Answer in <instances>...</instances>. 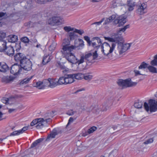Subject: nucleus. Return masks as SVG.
I'll return each mask as SVG.
<instances>
[{
  "instance_id": "obj_7",
  "label": "nucleus",
  "mask_w": 157,
  "mask_h": 157,
  "mask_svg": "<svg viewBox=\"0 0 157 157\" xmlns=\"http://www.w3.org/2000/svg\"><path fill=\"white\" fill-rule=\"evenodd\" d=\"M53 0H29L26 2L27 3V6H25V8L27 9L28 7L29 9H31L33 7V4L35 1L37 3L40 4H44L48 2H51Z\"/></svg>"
},
{
  "instance_id": "obj_17",
  "label": "nucleus",
  "mask_w": 157,
  "mask_h": 157,
  "mask_svg": "<svg viewBox=\"0 0 157 157\" xmlns=\"http://www.w3.org/2000/svg\"><path fill=\"white\" fill-rule=\"evenodd\" d=\"M147 4L144 3H142L140 6H139L137 9V11L140 14H143L146 11Z\"/></svg>"
},
{
  "instance_id": "obj_40",
  "label": "nucleus",
  "mask_w": 157,
  "mask_h": 157,
  "mask_svg": "<svg viewBox=\"0 0 157 157\" xmlns=\"http://www.w3.org/2000/svg\"><path fill=\"white\" fill-rule=\"evenodd\" d=\"M63 106L65 107L67 109H69L71 108L72 106V103L70 101H66L63 104Z\"/></svg>"
},
{
  "instance_id": "obj_63",
  "label": "nucleus",
  "mask_w": 157,
  "mask_h": 157,
  "mask_svg": "<svg viewBox=\"0 0 157 157\" xmlns=\"http://www.w3.org/2000/svg\"><path fill=\"white\" fill-rule=\"evenodd\" d=\"M134 72L135 73V76H137L138 75H142V74H140V71L138 70H134Z\"/></svg>"
},
{
  "instance_id": "obj_51",
  "label": "nucleus",
  "mask_w": 157,
  "mask_h": 157,
  "mask_svg": "<svg viewBox=\"0 0 157 157\" xmlns=\"http://www.w3.org/2000/svg\"><path fill=\"white\" fill-rule=\"evenodd\" d=\"M84 40H86L87 42V43L88 44V45L89 46H90L91 44V41L90 40V38L88 36H85L84 37Z\"/></svg>"
},
{
  "instance_id": "obj_10",
  "label": "nucleus",
  "mask_w": 157,
  "mask_h": 157,
  "mask_svg": "<svg viewBox=\"0 0 157 157\" xmlns=\"http://www.w3.org/2000/svg\"><path fill=\"white\" fill-rule=\"evenodd\" d=\"M62 132V130L59 128H54L52 130L50 134L48 135L46 140V141H49L50 138L52 139L55 138L56 135L59 134H61Z\"/></svg>"
},
{
  "instance_id": "obj_28",
  "label": "nucleus",
  "mask_w": 157,
  "mask_h": 157,
  "mask_svg": "<svg viewBox=\"0 0 157 157\" xmlns=\"http://www.w3.org/2000/svg\"><path fill=\"white\" fill-rule=\"evenodd\" d=\"M115 40L116 43L120 42H124V40L123 37L121 36H119L118 34L116 33L115 34Z\"/></svg>"
},
{
  "instance_id": "obj_54",
  "label": "nucleus",
  "mask_w": 157,
  "mask_h": 157,
  "mask_svg": "<svg viewBox=\"0 0 157 157\" xmlns=\"http://www.w3.org/2000/svg\"><path fill=\"white\" fill-rule=\"evenodd\" d=\"M93 76L92 75H88L86 76H85L84 74V78L85 80L89 81L91 80Z\"/></svg>"
},
{
  "instance_id": "obj_46",
  "label": "nucleus",
  "mask_w": 157,
  "mask_h": 157,
  "mask_svg": "<svg viewBox=\"0 0 157 157\" xmlns=\"http://www.w3.org/2000/svg\"><path fill=\"white\" fill-rule=\"evenodd\" d=\"M64 79V77H60L58 81V84L59 85L65 84Z\"/></svg>"
},
{
  "instance_id": "obj_42",
  "label": "nucleus",
  "mask_w": 157,
  "mask_h": 157,
  "mask_svg": "<svg viewBox=\"0 0 157 157\" xmlns=\"http://www.w3.org/2000/svg\"><path fill=\"white\" fill-rule=\"evenodd\" d=\"M77 111L72 109H70L67 111L66 114L69 116H72L77 113Z\"/></svg>"
},
{
  "instance_id": "obj_36",
  "label": "nucleus",
  "mask_w": 157,
  "mask_h": 157,
  "mask_svg": "<svg viewBox=\"0 0 157 157\" xmlns=\"http://www.w3.org/2000/svg\"><path fill=\"white\" fill-rule=\"evenodd\" d=\"M151 66H157V54L154 57V59L150 62Z\"/></svg>"
},
{
  "instance_id": "obj_26",
  "label": "nucleus",
  "mask_w": 157,
  "mask_h": 157,
  "mask_svg": "<svg viewBox=\"0 0 157 157\" xmlns=\"http://www.w3.org/2000/svg\"><path fill=\"white\" fill-rule=\"evenodd\" d=\"M74 79L81 80L84 78V74L81 73L73 74Z\"/></svg>"
},
{
  "instance_id": "obj_64",
  "label": "nucleus",
  "mask_w": 157,
  "mask_h": 157,
  "mask_svg": "<svg viewBox=\"0 0 157 157\" xmlns=\"http://www.w3.org/2000/svg\"><path fill=\"white\" fill-rule=\"evenodd\" d=\"M73 120H74V119L73 117H70V118H69V119L68 120V123L66 125V127H67V126L69 125L71 123L73 122Z\"/></svg>"
},
{
  "instance_id": "obj_50",
  "label": "nucleus",
  "mask_w": 157,
  "mask_h": 157,
  "mask_svg": "<svg viewBox=\"0 0 157 157\" xmlns=\"http://www.w3.org/2000/svg\"><path fill=\"white\" fill-rule=\"evenodd\" d=\"M122 127V126L118 124L117 125L113 126V128L114 130H116L117 131L120 130L122 128L121 127Z\"/></svg>"
},
{
  "instance_id": "obj_35",
  "label": "nucleus",
  "mask_w": 157,
  "mask_h": 157,
  "mask_svg": "<svg viewBox=\"0 0 157 157\" xmlns=\"http://www.w3.org/2000/svg\"><path fill=\"white\" fill-rule=\"evenodd\" d=\"M68 35L70 40H74L75 38L77 37V35L74 32H70L68 33Z\"/></svg>"
},
{
  "instance_id": "obj_52",
  "label": "nucleus",
  "mask_w": 157,
  "mask_h": 157,
  "mask_svg": "<svg viewBox=\"0 0 157 157\" xmlns=\"http://www.w3.org/2000/svg\"><path fill=\"white\" fill-rule=\"evenodd\" d=\"M43 85H45V86H49L50 81L49 80V78L48 79H44L43 81Z\"/></svg>"
},
{
  "instance_id": "obj_22",
  "label": "nucleus",
  "mask_w": 157,
  "mask_h": 157,
  "mask_svg": "<svg viewBox=\"0 0 157 157\" xmlns=\"http://www.w3.org/2000/svg\"><path fill=\"white\" fill-rule=\"evenodd\" d=\"M6 42L4 40H0V51L4 52L5 50L6 46Z\"/></svg>"
},
{
  "instance_id": "obj_14",
  "label": "nucleus",
  "mask_w": 157,
  "mask_h": 157,
  "mask_svg": "<svg viewBox=\"0 0 157 157\" xmlns=\"http://www.w3.org/2000/svg\"><path fill=\"white\" fill-rule=\"evenodd\" d=\"M4 52H5L6 54L10 56H13L15 53L14 50L12 46L7 47Z\"/></svg>"
},
{
  "instance_id": "obj_19",
  "label": "nucleus",
  "mask_w": 157,
  "mask_h": 157,
  "mask_svg": "<svg viewBox=\"0 0 157 157\" xmlns=\"http://www.w3.org/2000/svg\"><path fill=\"white\" fill-rule=\"evenodd\" d=\"M55 3L56 4L58 3H60L62 5V6H65L66 5V3H67L68 4H70L72 6H74L76 5V3L73 2H67V0H58L55 2Z\"/></svg>"
},
{
  "instance_id": "obj_25",
  "label": "nucleus",
  "mask_w": 157,
  "mask_h": 157,
  "mask_svg": "<svg viewBox=\"0 0 157 157\" xmlns=\"http://www.w3.org/2000/svg\"><path fill=\"white\" fill-rule=\"evenodd\" d=\"M101 111V109L99 108L97 106L93 107L92 106L90 107L89 111H92L93 113L98 114Z\"/></svg>"
},
{
  "instance_id": "obj_11",
  "label": "nucleus",
  "mask_w": 157,
  "mask_h": 157,
  "mask_svg": "<svg viewBox=\"0 0 157 157\" xmlns=\"http://www.w3.org/2000/svg\"><path fill=\"white\" fill-rule=\"evenodd\" d=\"M14 57L15 61L17 62H19L20 64L27 58L24 54L19 52H15Z\"/></svg>"
},
{
  "instance_id": "obj_24",
  "label": "nucleus",
  "mask_w": 157,
  "mask_h": 157,
  "mask_svg": "<svg viewBox=\"0 0 157 157\" xmlns=\"http://www.w3.org/2000/svg\"><path fill=\"white\" fill-rule=\"evenodd\" d=\"M8 40L9 42L15 43L17 40V36L15 35L8 36Z\"/></svg>"
},
{
  "instance_id": "obj_62",
  "label": "nucleus",
  "mask_w": 157,
  "mask_h": 157,
  "mask_svg": "<svg viewBox=\"0 0 157 157\" xmlns=\"http://www.w3.org/2000/svg\"><path fill=\"white\" fill-rule=\"evenodd\" d=\"M129 48L130 47H128L127 49L124 48L121 49V50H120L119 52V53H120V54H122L123 53L125 52L127 50L129 49Z\"/></svg>"
},
{
  "instance_id": "obj_44",
  "label": "nucleus",
  "mask_w": 157,
  "mask_h": 157,
  "mask_svg": "<svg viewBox=\"0 0 157 157\" xmlns=\"http://www.w3.org/2000/svg\"><path fill=\"white\" fill-rule=\"evenodd\" d=\"M58 66L61 69H65V70L63 71V72H66L67 71L66 69V67L64 65V64L63 63H58Z\"/></svg>"
},
{
  "instance_id": "obj_53",
  "label": "nucleus",
  "mask_w": 157,
  "mask_h": 157,
  "mask_svg": "<svg viewBox=\"0 0 157 157\" xmlns=\"http://www.w3.org/2000/svg\"><path fill=\"white\" fill-rule=\"evenodd\" d=\"M21 133H20V132L19 131V130H17V131H14L12 133H11L10 134V136H16V135H19V134H20Z\"/></svg>"
},
{
  "instance_id": "obj_23",
  "label": "nucleus",
  "mask_w": 157,
  "mask_h": 157,
  "mask_svg": "<svg viewBox=\"0 0 157 157\" xmlns=\"http://www.w3.org/2000/svg\"><path fill=\"white\" fill-rule=\"evenodd\" d=\"M50 60L51 59L50 56H49V55H44L42 61V64L43 65H45L50 62Z\"/></svg>"
},
{
  "instance_id": "obj_2",
  "label": "nucleus",
  "mask_w": 157,
  "mask_h": 157,
  "mask_svg": "<svg viewBox=\"0 0 157 157\" xmlns=\"http://www.w3.org/2000/svg\"><path fill=\"white\" fill-rule=\"evenodd\" d=\"M115 15H113L108 18L111 22L114 20V24L115 25L118 24L117 27H119L123 25L126 22V18L122 16H120L116 18Z\"/></svg>"
},
{
  "instance_id": "obj_39",
  "label": "nucleus",
  "mask_w": 157,
  "mask_h": 157,
  "mask_svg": "<svg viewBox=\"0 0 157 157\" xmlns=\"http://www.w3.org/2000/svg\"><path fill=\"white\" fill-rule=\"evenodd\" d=\"M21 42L25 44L28 43L29 42L32 43L31 41H30L29 38L26 36L22 37L21 38Z\"/></svg>"
},
{
  "instance_id": "obj_61",
  "label": "nucleus",
  "mask_w": 157,
  "mask_h": 157,
  "mask_svg": "<svg viewBox=\"0 0 157 157\" xmlns=\"http://www.w3.org/2000/svg\"><path fill=\"white\" fill-rule=\"evenodd\" d=\"M104 20V18H103L99 22H95L92 24V25L94 24H97L98 25H100L101 23L103 22Z\"/></svg>"
},
{
  "instance_id": "obj_29",
  "label": "nucleus",
  "mask_w": 157,
  "mask_h": 157,
  "mask_svg": "<svg viewBox=\"0 0 157 157\" xmlns=\"http://www.w3.org/2000/svg\"><path fill=\"white\" fill-rule=\"evenodd\" d=\"M44 140V138H40L37 139L32 144L31 148H33L35 147L38 144L40 143L43 141Z\"/></svg>"
},
{
  "instance_id": "obj_34",
  "label": "nucleus",
  "mask_w": 157,
  "mask_h": 157,
  "mask_svg": "<svg viewBox=\"0 0 157 157\" xmlns=\"http://www.w3.org/2000/svg\"><path fill=\"white\" fill-rule=\"evenodd\" d=\"M36 86L39 89H42L44 88L45 85H43L42 82L39 81L36 82Z\"/></svg>"
},
{
  "instance_id": "obj_55",
  "label": "nucleus",
  "mask_w": 157,
  "mask_h": 157,
  "mask_svg": "<svg viewBox=\"0 0 157 157\" xmlns=\"http://www.w3.org/2000/svg\"><path fill=\"white\" fill-rule=\"evenodd\" d=\"M30 127L29 126H27L24 127L21 129L19 130V131L20 132V133H22L27 130H28L29 128Z\"/></svg>"
},
{
  "instance_id": "obj_37",
  "label": "nucleus",
  "mask_w": 157,
  "mask_h": 157,
  "mask_svg": "<svg viewBox=\"0 0 157 157\" xmlns=\"http://www.w3.org/2000/svg\"><path fill=\"white\" fill-rule=\"evenodd\" d=\"M33 76H31L29 78H26L22 80L20 82L21 84H26L28 83L29 81L32 79L33 78Z\"/></svg>"
},
{
  "instance_id": "obj_21",
  "label": "nucleus",
  "mask_w": 157,
  "mask_h": 157,
  "mask_svg": "<svg viewBox=\"0 0 157 157\" xmlns=\"http://www.w3.org/2000/svg\"><path fill=\"white\" fill-rule=\"evenodd\" d=\"M42 120H40L38 121L37 124L35 126L38 129H40L43 128L44 126V124H45L44 123V119L43 118H39Z\"/></svg>"
},
{
  "instance_id": "obj_18",
  "label": "nucleus",
  "mask_w": 157,
  "mask_h": 157,
  "mask_svg": "<svg viewBox=\"0 0 157 157\" xmlns=\"http://www.w3.org/2000/svg\"><path fill=\"white\" fill-rule=\"evenodd\" d=\"M15 78V77L11 76H3L1 79V82L5 83H7L13 81Z\"/></svg>"
},
{
  "instance_id": "obj_8",
  "label": "nucleus",
  "mask_w": 157,
  "mask_h": 157,
  "mask_svg": "<svg viewBox=\"0 0 157 157\" xmlns=\"http://www.w3.org/2000/svg\"><path fill=\"white\" fill-rule=\"evenodd\" d=\"M62 18L59 17L53 16L48 20V22L49 24L52 25H59L62 23Z\"/></svg>"
},
{
  "instance_id": "obj_59",
  "label": "nucleus",
  "mask_w": 157,
  "mask_h": 157,
  "mask_svg": "<svg viewBox=\"0 0 157 157\" xmlns=\"http://www.w3.org/2000/svg\"><path fill=\"white\" fill-rule=\"evenodd\" d=\"M67 74L65 75L64 76V82L65 83V84H70V82H69L68 81V77H67Z\"/></svg>"
},
{
  "instance_id": "obj_31",
  "label": "nucleus",
  "mask_w": 157,
  "mask_h": 157,
  "mask_svg": "<svg viewBox=\"0 0 157 157\" xmlns=\"http://www.w3.org/2000/svg\"><path fill=\"white\" fill-rule=\"evenodd\" d=\"M143 103L142 101L138 100L135 102L134 104V107L137 109H140L142 108Z\"/></svg>"
},
{
  "instance_id": "obj_13",
  "label": "nucleus",
  "mask_w": 157,
  "mask_h": 157,
  "mask_svg": "<svg viewBox=\"0 0 157 157\" xmlns=\"http://www.w3.org/2000/svg\"><path fill=\"white\" fill-rule=\"evenodd\" d=\"M9 70V67L5 63L0 62V72L6 73Z\"/></svg>"
},
{
  "instance_id": "obj_20",
  "label": "nucleus",
  "mask_w": 157,
  "mask_h": 157,
  "mask_svg": "<svg viewBox=\"0 0 157 157\" xmlns=\"http://www.w3.org/2000/svg\"><path fill=\"white\" fill-rule=\"evenodd\" d=\"M135 2L132 0L127 1V5L128 7V11H132L133 10L134 7L135 6Z\"/></svg>"
},
{
  "instance_id": "obj_1",
  "label": "nucleus",
  "mask_w": 157,
  "mask_h": 157,
  "mask_svg": "<svg viewBox=\"0 0 157 157\" xmlns=\"http://www.w3.org/2000/svg\"><path fill=\"white\" fill-rule=\"evenodd\" d=\"M92 56V54L91 53H88L84 56L82 55L81 56L80 59L77 61L76 63L79 65L85 62L86 63V66L91 65L93 61Z\"/></svg>"
},
{
  "instance_id": "obj_4",
  "label": "nucleus",
  "mask_w": 157,
  "mask_h": 157,
  "mask_svg": "<svg viewBox=\"0 0 157 157\" xmlns=\"http://www.w3.org/2000/svg\"><path fill=\"white\" fill-rule=\"evenodd\" d=\"M117 83L119 86H122L123 88L134 86L137 84V82L131 81V79L130 78L125 80L119 79L117 81Z\"/></svg>"
},
{
  "instance_id": "obj_56",
  "label": "nucleus",
  "mask_w": 157,
  "mask_h": 157,
  "mask_svg": "<svg viewBox=\"0 0 157 157\" xmlns=\"http://www.w3.org/2000/svg\"><path fill=\"white\" fill-rule=\"evenodd\" d=\"M97 50H95L94 52L93 53V54L92 56V59L93 60H95L97 58L98 56V55L97 53Z\"/></svg>"
},
{
  "instance_id": "obj_30",
  "label": "nucleus",
  "mask_w": 157,
  "mask_h": 157,
  "mask_svg": "<svg viewBox=\"0 0 157 157\" xmlns=\"http://www.w3.org/2000/svg\"><path fill=\"white\" fill-rule=\"evenodd\" d=\"M129 25H127L123 28H120L117 31V33L118 34L124 32L127 29L129 28Z\"/></svg>"
},
{
  "instance_id": "obj_49",
  "label": "nucleus",
  "mask_w": 157,
  "mask_h": 157,
  "mask_svg": "<svg viewBox=\"0 0 157 157\" xmlns=\"http://www.w3.org/2000/svg\"><path fill=\"white\" fill-rule=\"evenodd\" d=\"M6 36V33L2 31H0V40H2V39L5 38Z\"/></svg>"
},
{
  "instance_id": "obj_41",
  "label": "nucleus",
  "mask_w": 157,
  "mask_h": 157,
  "mask_svg": "<svg viewBox=\"0 0 157 157\" xmlns=\"http://www.w3.org/2000/svg\"><path fill=\"white\" fill-rule=\"evenodd\" d=\"M21 42H19V43H15V45L14 46V48L15 49V52H18L21 49Z\"/></svg>"
},
{
  "instance_id": "obj_58",
  "label": "nucleus",
  "mask_w": 157,
  "mask_h": 157,
  "mask_svg": "<svg viewBox=\"0 0 157 157\" xmlns=\"http://www.w3.org/2000/svg\"><path fill=\"white\" fill-rule=\"evenodd\" d=\"M74 32L75 33H77L80 35H82V34L84 33V31L83 30H78L76 29H75Z\"/></svg>"
},
{
  "instance_id": "obj_32",
  "label": "nucleus",
  "mask_w": 157,
  "mask_h": 157,
  "mask_svg": "<svg viewBox=\"0 0 157 157\" xmlns=\"http://www.w3.org/2000/svg\"><path fill=\"white\" fill-rule=\"evenodd\" d=\"M148 64L145 62H143L141 63L140 65L139 66L138 69H144L146 68H148Z\"/></svg>"
},
{
  "instance_id": "obj_9",
  "label": "nucleus",
  "mask_w": 157,
  "mask_h": 157,
  "mask_svg": "<svg viewBox=\"0 0 157 157\" xmlns=\"http://www.w3.org/2000/svg\"><path fill=\"white\" fill-rule=\"evenodd\" d=\"M10 72L14 75H16L22 71V69L20 67V64L15 63L11 67Z\"/></svg>"
},
{
  "instance_id": "obj_6",
  "label": "nucleus",
  "mask_w": 157,
  "mask_h": 157,
  "mask_svg": "<svg viewBox=\"0 0 157 157\" xmlns=\"http://www.w3.org/2000/svg\"><path fill=\"white\" fill-rule=\"evenodd\" d=\"M76 47L73 45L69 46L68 44H66L63 46L61 52L65 57L69 54H72L73 53L71 52Z\"/></svg>"
},
{
  "instance_id": "obj_15",
  "label": "nucleus",
  "mask_w": 157,
  "mask_h": 157,
  "mask_svg": "<svg viewBox=\"0 0 157 157\" xmlns=\"http://www.w3.org/2000/svg\"><path fill=\"white\" fill-rule=\"evenodd\" d=\"M66 59L69 62L71 63H76L77 60L75 56L74 55V54L72 53V54H69L68 56H65Z\"/></svg>"
},
{
  "instance_id": "obj_43",
  "label": "nucleus",
  "mask_w": 157,
  "mask_h": 157,
  "mask_svg": "<svg viewBox=\"0 0 157 157\" xmlns=\"http://www.w3.org/2000/svg\"><path fill=\"white\" fill-rule=\"evenodd\" d=\"M63 29L67 32H69L70 31H74V29L73 28H71L70 26H65L64 27Z\"/></svg>"
},
{
  "instance_id": "obj_5",
  "label": "nucleus",
  "mask_w": 157,
  "mask_h": 157,
  "mask_svg": "<svg viewBox=\"0 0 157 157\" xmlns=\"http://www.w3.org/2000/svg\"><path fill=\"white\" fill-rule=\"evenodd\" d=\"M20 64L22 69L28 71H30L32 69L33 65L32 62L28 58L26 59Z\"/></svg>"
},
{
  "instance_id": "obj_48",
  "label": "nucleus",
  "mask_w": 157,
  "mask_h": 157,
  "mask_svg": "<svg viewBox=\"0 0 157 157\" xmlns=\"http://www.w3.org/2000/svg\"><path fill=\"white\" fill-rule=\"evenodd\" d=\"M111 105V104H109V105H107V104H105L102 106V107L101 109V110L102 111H105L108 109L109 108V106Z\"/></svg>"
},
{
  "instance_id": "obj_47",
  "label": "nucleus",
  "mask_w": 157,
  "mask_h": 157,
  "mask_svg": "<svg viewBox=\"0 0 157 157\" xmlns=\"http://www.w3.org/2000/svg\"><path fill=\"white\" fill-rule=\"evenodd\" d=\"M40 120H42L40 118H36L33 120V121L30 123V125L31 126H33L35 125H37L38 121Z\"/></svg>"
},
{
  "instance_id": "obj_60",
  "label": "nucleus",
  "mask_w": 157,
  "mask_h": 157,
  "mask_svg": "<svg viewBox=\"0 0 157 157\" xmlns=\"http://www.w3.org/2000/svg\"><path fill=\"white\" fill-rule=\"evenodd\" d=\"M153 139L152 138H150V139H148V140H147L146 141H145L144 142V144H148L149 143H151L153 142Z\"/></svg>"
},
{
  "instance_id": "obj_27",
  "label": "nucleus",
  "mask_w": 157,
  "mask_h": 157,
  "mask_svg": "<svg viewBox=\"0 0 157 157\" xmlns=\"http://www.w3.org/2000/svg\"><path fill=\"white\" fill-rule=\"evenodd\" d=\"M124 42H120L119 43H118V48L119 49H121L123 48H124V47H126V46L127 47V45H128V47H130L131 46V44H132V43L130 44H123V43Z\"/></svg>"
},
{
  "instance_id": "obj_38",
  "label": "nucleus",
  "mask_w": 157,
  "mask_h": 157,
  "mask_svg": "<svg viewBox=\"0 0 157 157\" xmlns=\"http://www.w3.org/2000/svg\"><path fill=\"white\" fill-rule=\"evenodd\" d=\"M68 79V81L70 82V84L71 83L75 81L74 78L73 74H68L67 75Z\"/></svg>"
},
{
  "instance_id": "obj_12",
  "label": "nucleus",
  "mask_w": 157,
  "mask_h": 157,
  "mask_svg": "<svg viewBox=\"0 0 157 157\" xmlns=\"http://www.w3.org/2000/svg\"><path fill=\"white\" fill-rule=\"evenodd\" d=\"M96 40L97 42H94L92 43V46L94 48H96V50H98L100 47V45L102 44V41L99 37H93L92 40L93 41Z\"/></svg>"
},
{
  "instance_id": "obj_16",
  "label": "nucleus",
  "mask_w": 157,
  "mask_h": 157,
  "mask_svg": "<svg viewBox=\"0 0 157 157\" xmlns=\"http://www.w3.org/2000/svg\"><path fill=\"white\" fill-rule=\"evenodd\" d=\"M21 97V96H19L17 95H16L14 96L9 97V98H3L1 100V101L4 103L6 104H11V103L9 102L11 99H14L15 98H18Z\"/></svg>"
},
{
  "instance_id": "obj_57",
  "label": "nucleus",
  "mask_w": 157,
  "mask_h": 157,
  "mask_svg": "<svg viewBox=\"0 0 157 157\" xmlns=\"http://www.w3.org/2000/svg\"><path fill=\"white\" fill-rule=\"evenodd\" d=\"M49 80L50 81V82H49V86L52 87L56 85V83L54 82L53 79L49 78Z\"/></svg>"
},
{
  "instance_id": "obj_3",
  "label": "nucleus",
  "mask_w": 157,
  "mask_h": 157,
  "mask_svg": "<svg viewBox=\"0 0 157 157\" xmlns=\"http://www.w3.org/2000/svg\"><path fill=\"white\" fill-rule=\"evenodd\" d=\"M115 46L116 44L114 43H112V46L110 47L108 43L104 42L101 46L102 49V52L104 55L107 56L113 52Z\"/></svg>"
},
{
  "instance_id": "obj_33",
  "label": "nucleus",
  "mask_w": 157,
  "mask_h": 157,
  "mask_svg": "<svg viewBox=\"0 0 157 157\" xmlns=\"http://www.w3.org/2000/svg\"><path fill=\"white\" fill-rule=\"evenodd\" d=\"M154 66L148 65V69L149 71L152 73H157V70L156 67H154Z\"/></svg>"
},
{
  "instance_id": "obj_45",
  "label": "nucleus",
  "mask_w": 157,
  "mask_h": 157,
  "mask_svg": "<svg viewBox=\"0 0 157 157\" xmlns=\"http://www.w3.org/2000/svg\"><path fill=\"white\" fill-rule=\"evenodd\" d=\"M97 127L95 126H93L90 128L87 131V133L90 134L93 133L97 129Z\"/></svg>"
}]
</instances>
